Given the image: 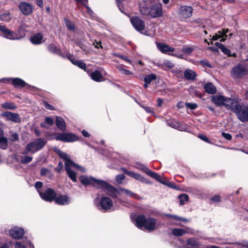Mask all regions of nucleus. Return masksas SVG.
<instances>
[{
  "label": "nucleus",
  "mask_w": 248,
  "mask_h": 248,
  "mask_svg": "<svg viewBox=\"0 0 248 248\" xmlns=\"http://www.w3.org/2000/svg\"><path fill=\"white\" fill-rule=\"evenodd\" d=\"M135 225L140 229L144 228L149 231H153L158 227L155 219L152 217L146 218L144 215L137 217L134 222Z\"/></svg>",
  "instance_id": "f257e3e1"
},
{
  "label": "nucleus",
  "mask_w": 248,
  "mask_h": 248,
  "mask_svg": "<svg viewBox=\"0 0 248 248\" xmlns=\"http://www.w3.org/2000/svg\"><path fill=\"white\" fill-rule=\"evenodd\" d=\"M140 9L142 15L148 16L152 18L159 17L162 16V8L161 4H155L148 7L142 3L140 6Z\"/></svg>",
  "instance_id": "f03ea898"
},
{
  "label": "nucleus",
  "mask_w": 248,
  "mask_h": 248,
  "mask_svg": "<svg viewBox=\"0 0 248 248\" xmlns=\"http://www.w3.org/2000/svg\"><path fill=\"white\" fill-rule=\"evenodd\" d=\"M47 140L43 138H38L33 140L27 144L25 147V151L22 154L26 155L28 153L32 154L40 151L45 146Z\"/></svg>",
  "instance_id": "7ed1b4c3"
},
{
  "label": "nucleus",
  "mask_w": 248,
  "mask_h": 248,
  "mask_svg": "<svg viewBox=\"0 0 248 248\" xmlns=\"http://www.w3.org/2000/svg\"><path fill=\"white\" fill-rule=\"evenodd\" d=\"M78 166L80 168L77 167L73 164H69V163L68 164V163H66V166H65V169L67 175L74 182H76L77 181V174L73 170H72V168H73L75 169L82 172H85L86 171V170L84 167L79 165Z\"/></svg>",
  "instance_id": "20e7f679"
},
{
  "label": "nucleus",
  "mask_w": 248,
  "mask_h": 248,
  "mask_svg": "<svg viewBox=\"0 0 248 248\" xmlns=\"http://www.w3.org/2000/svg\"><path fill=\"white\" fill-rule=\"evenodd\" d=\"M248 73L245 65L238 64L234 66L232 70L231 74L233 78H241L246 76Z\"/></svg>",
  "instance_id": "39448f33"
},
{
  "label": "nucleus",
  "mask_w": 248,
  "mask_h": 248,
  "mask_svg": "<svg viewBox=\"0 0 248 248\" xmlns=\"http://www.w3.org/2000/svg\"><path fill=\"white\" fill-rule=\"evenodd\" d=\"M102 182L103 183H101L99 188L104 189L108 196L115 198L120 194V188L116 189L104 181H102Z\"/></svg>",
  "instance_id": "423d86ee"
},
{
  "label": "nucleus",
  "mask_w": 248,
  "mask_h": 248,
  "mask_svg": "<svg viewBox=\"0 0 248 248\" xmlns=\"http://www.w3.org/2000/svg\"><path fill=\"white\" fill-rule=\"evenodd\" d=\"M95 202L96 207L100 210L104 212L110 209L113 204L112 200L110 198L106 197H102L98 203H97L96 199H95Z\"/></svg>",
  "instance_id": "0eeeda50"
},
{
  "label": "nucleus",
  "mask_w": 248,
  "mask_h": 248,
  "mask_svg": "<svg viewBox=\"0 0 248 248\" xmlns=\"http://www.w3.org/2000/svg\"><path fill=\"white\" fill-rule=\"evenodd\" d=\"M55 139L57 140L66 142H74L78 140V138L75 134L70 133H58Z\"/></svg>",
  "instance_id": "6e6552de"
},
{
  "label": "nucleus",
  "mask_w": 248,
  "mask_h": 248,
  "mask_svg": "<svg viewBox=\"0 0 248 248\" xmlns=\"http://www.w3.org/2000/svg\"><path fill=\"white\" fill-rule=\"evenodd\" d=\"M81 183L83 185H92L99 188L102 180L96 179L92 176H81L79 178Z\"/></svg>",
  "instance_id": "1a4fd4ad"
},
{
  "label": "nucleus",
  "mask_w": 248,
  "mask_h": 248,
  "mask_svg": "<svg viewBox=\"0 0 248 248\" xmlns=\"http://www.w3.org/2000/svg\"><path fill=\"white\" fill-rule=\"evenodd\" d=\"M242 122H248V107L239 105L234 112Z\"/></svg>",
  "instance_id": "9d476101"
},
{
  "label": "nucleus",
  "mask_w": 248,
  "mask_h": 248,
  "mask_svg": "<svg viewBox=\"0 0 248 248\" xmlns=\"http://www.w3.org/2000/svg\"><path fill=\"white\" fill-rule=\"evenodd\" d=\"M0 31H1L3 34V37L10 40H19L21 36H20L17 33L14 32L5 26H2L0 24Z\"/></svg>",
  "instance_id": "9b49d317"
},
{
  "label": "nucleus",
  "mask_w": 248,
  "mask_h": 248,
  "mask_svg": "<svg viewBox=\"0 0 248 248\" xmlns=\"http://www.w3.org/2000/svg\"><path fill=\"white\" fill-rule=\"evenodd\" d=\"M130 19L134 29L138 31L142 32L145 28L144 21L138 16L131 17Z\"/></svg>",
  "instance_id": "f8f14e48"
},
{
  "label": "nucleus",
  "mask_w": 248,
  "mask_h": 248,
  "mask_svg": "<svg viewBox=\"0 0 248 248\" xmlns=\"http://www.w3.org/2000/svg\"><path fill=\"white\" fill-rule=\"evenodd\" d=\"M38 193L42 199L46 201L51 202L55 199L56 193L54 189L48 188L44 192L38 190Z\"/></svg>",
  "instance_id": "ddd939ff"
},
{
  "label": "nucleus",
  "mask_w": 248,
  "mask_h": 248,
  "mask_svg": "<svg viewBox=\"0 0 248 248\" xmlns=\"http://www.w3.org/2000/svg\"><path fill=\"white\" fill-rule=\"evenodd\" d=\"M193 12V8L191 6H182L178 11V14L181 18H187L190 17Z\"/></svg>",
  "instance_id": "4468645a"
},
{
  "label": "nucleus",
  "mask_w": 248,
  "mask_h": 248,
  "mask_svg": "<svg viewBox=\"0 0 248 248\" xmlns=\"http://www.w3.org/2000/svg\"><path fill=\"white\" fill-rule=\"evenodd\" d=\"M167 124L170 127L177 129L181 131H186L188 129L186 124L180 123L176 120H171L167 123Z\"/></svg>",
  "instance_id": "2eb2a0df"
},
{
  "label": "nucleus",
  "mask_w": 248,
  "mask_h": 248,
  "mask_svg": "<svg viewBox=\"0 0 248 248\" xmlns=\"http://www.w3.org/2000/svg\"><path fill=\"white\" fill-rule=\"evenodd\" d=\"M11 79L12 80V83L15 87H23L27 85V88L31 87V86L27 84L22 79L20 78H2L0 79V81H2L4 82H7L8 80Z\"/></svg>",
  "instance_id": "dca6fc26"
},
{
  "label": "nucleus",
  "mask_w": 248,
  "mask_h": 248,
  "mask_svg": "<svg viewBox=\"0 0 248 248\" xmlns=\"http://www.w3.org/2000/svg\"><path fill=\"white\" fill-rule=\"evenodd\" d=\"M239 105L238 102L235 99L226 97L223 106H226L228 109H231L235 112V108H237Z\"/></svg>",
  "instance_id": "f3484780"
},
{
  "label": "nucleus",
  "mask_w": 248,
  "mask_h": 248,
  "mask_svg": "<svg viewBox=\"0 0 248 248\" xmlns=\"http://www.w3.org/2000/svg\"><path fill=\"white\" fill-rule=\"evenodd\" d=\"M9 235L13 238L19 239L24 234V231L23 229L14 227L9 230Z\"/></svg>",
  "instance_id": "a211bd4d"
},
{
  "label": "nucleus",
  "mask_w": 248,
  "mask_h": 248,
  "mask_svg": "<svg viewBox=\"0 0 248 248\" xmlns=\"http://www.w3.org/2000/svg\"><path fill=\"white\" fill-rule=\"evenodd\" d=\"M2 117H4L8 121H11L15 123H19L21 121V118L19 115L16 113H13L10 111H6L1 114Z\"/></svg>",
  "instance_id": "6ab92c4d"
},
{
  "label": "nucleus",
  "mask_w": 248,
  "mask_h": 248,
  "mask_svg": "<svg viewBox=\"0 0 248 248\" xmlns=\"http://www.w3.org/2000/svg\"><path fill=\"white\" fill-rule=\"evenodd\" d=\"M18 7L21 12L24 15H30L32 11V6L26 2H20Z\"/></svg>",
  "instance_id": "aec40b11"
},
{
  "label": "nucleus",
  "mask_w": 248,
  "mask_h": 248,
  "mask_svg": "<svg viewBox=\"0 0 248 248\" xmlns=\"http://www.w3.org/2000/svg\"><path fill=\"white\" fill-rule=\"evenodd\" d=\"M135 167L136 169L144 172L146 174H147L148 175L150 176V177H152L154 179L155 178V177H156L157 176V173L150 170L143 164L137 163Z\"/></svg>",
  "instance_id": "412c9836"
},
{
  "label": "nucleus",
  "mask_w": 248,
  "mask_h": 248,
  "mask_svg": "<svg viewBox=\"0 0 248 248\" xmlns=\"http://www.w3.org/2000/svg\"><path fill=\"white\" fill-rule=\"evenodd\" d=\"M186 248H203V245L198 241L197 238L192 237L186 240Z\"/></svg>",
  "instance_id": "4be33fe9"
},
{
  "label": "nucleus",
  "mask_w": 248,
  "mask_h": 248,
  "mask_svg": "<svg viewBox=\"0 0 248 248\" xmlns=\"http://www.w3.org/2000/svg\"><path fill=\"white\" fill-rule=\"evenodd\" d=\"M229 30L228 29H224L222 30V31H218L217 33L213 36L212 38L211 39V40L216 41L219 38H221L220 42H224L227 39V35L226 34L229 32Z\"/></svg>",
  "instance_id": "5701e85b"
},
{
  "label": "nucleus",
  "mask_w": 248,
  "mask_h": 248,
  "mask_svg": "<svg viewBox=\"0 0 248 248\" xmlns=\"http://www.w3.org/2000/svg\"><path fill=\"white\" fill-rule=\"evenodd\" d=\"M156 45L158 49L164 54L170 55L175 50L174 48L163 43H158Z\"/></svg>",
  "instance_id": "b1692460"
},
{
  "label": "nucleus",
  "mask_w": 248,
  "mask_h": 248,
  "mask_svg": "<svg viewBox=\"0 0 248 248\" xmlns=\"http://www.w3.org/2000/svg\"><path fill=\"white\" fill-rule=\"evenodd\" d=\"M128 173V176L137 180H138L143 183L147 184H151V183L150 181H149L148 179H146L145 178L143 177L141 175H140L139 173H135L133 171H130Z\"/></svg>",
  "instance_id": "393cba45"
},
{
  "label": "nucleus",
  "mask_w": 248,
  "mask_h": 248,
  "mask_svg": "<svg viewBox=\"0 0 248 248\" xmlns=\"http://www.w3.org/2000/svg\"><path fill=\"white\" fill-rule=\"evenodd\" d=\"M57 153L59 155V156L65 161V166H66L67 163H69V164H73L75 165L77 167L80 168L78 166V165L72 161L70 159L69 156L65 153L62 152V151L59 150H57Z\"/></svg>",
  "instance_id": "a878e982"
},
{
  "label": "nucleus",
  "mask_w": 248,
  "mask_h": 248,
  "mask_svg": "<svg viewBox=\"0 0 248 248\" xmlns=\"http://www.w3.org/2000/svg\"><path fill=\"white\" fill-rule=\"evenodd\" d=\"M172 233L175 236H180L187 233H193V230L188 228L186 230L181 228H174L172 229Z\"/></svg>",
  "instance_id": "bb28decb"
},
{
  "label": "nucleus",
  "mask_w": 248,
  "mask_h": 248,
  "mask_svg": "<svg viewBox=\"0 0 248 248\" xmlns=\"http://www.w3.org/2000/svg\"><path fill=\"white\" fill-rule=\"evenodd\" d=\"M91 78L96 82H101L104 80V78L99 70H95L90 74Z\"/></svg>",
  "instance_id": "cd10ccee"
},
{
  "label": "nucleus",
  "mask_w": 248,
  "mask_h": 248,
  "mask_svg": "<svg viewBox=\"0 0 248 248\" xmlns=\"http://www.w3.org/2000/svg\"><path fill=\"white\" fill-rule=\"evenodd\" d=\"M225 98L226 97L225 96L221 95H216L212 97V101L217 106H223Z\"/></svg>",
  "instance_id": "c85d7f7f"
},
{
  "label": "nucleus",
  "mask_w": 248,
  "mask_h": 248,
  "mask_svg": "<svg viewBox=\"0 0 248 248\" xmlns=\"http://www.w3.org/2000/svg\"><path fill=\"white\" fill-rule=\"evenodd\" d=\"M157 65L164 70H168L174 67V64L169 60H166L163 62L158 63Z\"/></svg>",
  "instance_id": "c756f323"
},
{
  "label": "nucleus",
  "mask_w": 248,
  "mask_h": 248,
  "mask_svg": "<svg viewBox=\"0 0 248 248\" xmlns=\"http://www.w3.org/2000/svg\"><path fill=\"white\" fill-rule=\"evenodd\" d=\"M55 202L59 205H65L69 203V198L66 195H60L55 199Z\"/></svg>",
  "instance_id": "7c9ffc66"
},
{
  "label": "nucleus",
  "mask_w": 248,
  "mask_h": 248,
  "mask_svg": "<svg viewBox=\"0 0 248 248\" xmlns=\"http://www.w3.org/2000/svg\"><path fill=\"white\" fill-rule=\"evenodd\" d=\"M56 124L61 131H65L66 130L65 123L62 118L57 116L56 117Z\"/></svg>",
  "instance_id": "2f4dec72"
},
{
  "label": "nucleus",
  "mask_w": 248,
  "mask_h": 248,
  "mask_svg": "<svg viewBox=\"0 0 248 248\" xmlns=\"http://www.w3.org/2000/svg\"><path fill=\"white\" fill-rule=\"evenodd\" d=\"M203 88L204 91L209 94H214L216 93L217 89L215 86L211 82L206 83Z\"/></svg>",
  "instance_id": "473e14b6"
},
{
  "label": "nucleus",
  "mask_w": 248,
  "mask_h": 248,
  "mask_svg": "<svg viewBox=\"0 0 248 248\" xmlns=\"http://www.w3.org/2000/svg\"><path fill=\"white\" fill-rule=\"evenodd\" d=\"M43 35L41 33H38L31 38V42L34 45H39L43 42Z\"/></svg>",
  "instance_id": "72a5a7b5"
},
{
  "label": "nucleus",
  "mask_w": 248,
  "mask_h": 248,
  "mask_svg": "<svg viewBox=\"0 0 248 248\" xmlns=\"http://www.w3.org/2000/svg\"><path fill=\"white\" fill-rule=\"evenodd\" d=\"M23 244L20 242H17L15 244V248H26L29 246V248H34L33 245L29 241H26L23 242Z\"/></svg>",
  "instance_id": "f704fd0d"
},
{
  "label": "nucleus",
  "mask_w": 248,
  "mask_h": 248,
  "mask_svg": "<svg viewBox=\"0 0 248 248\" xmlns=\"http://www.w3.org/2000/svg\"><path fill=\"white\" fill-rule=\"evenodd\" d=\"M186 78L188 80H194L197 76L196 73L193 70L187 69L184 73Z\"/></svg>",
  "instance_id": "c9c22d12"
},
{
  "label": "nucleus",
  "mask_w": 248,
  "mask_h": 248,
  "mask_svg": "<svg viewBox=\"0 0 248 248\" xmlns=\"http://www.w3.org/2000/svg\"><path fill=\"white\" fill-rule=\"evenodd\" d=\"M157 176L156 177H155V178H154L155 180H156L159 183H161L162 184H163V185L167 186L169 187L174 188L175 185L174 184L170 183V182H166L164 180H162L161 179V177L160 175H159L157 173Z\"/></svg>",
  "instance_id": "e433bc0d"
},
{
  "label": "nucleus",
  "mask_w": 248,
  "mask_h": 248,
  "mask_svg": "<svg viewBox=\"0 0 248 248\" xmlns=\"http://www.w3.org/2000/svg\"><path fill=\"white\" fill-rule=\"evenodd\" d=\"M7 147V139L4 137L3 133L0 134V148L6 149Z\"/></svg>",
  "instance_id": "4c0bfd02"
},
{
  "label": "nucleus",
  "mask_w": 248,
  "mask_h": 248,
  "mask_svg": "<svg viewBox=\"0 0 248 248\" xmlns=\"http://www.w3.org/2000/svg\"><path fill=\"white\" fill-rule=\"evenodd\" d=\"M1 107L2 108L4 109L14 110L16 108V105L13 103L11 102H5L1 105Z\"/></svg>",
  "instance_id": "58836bf2"
},
{
  "label": "nucleus",
  "mask_w": 248,
  "mask_h": 248,
  "mask_svg": "<svg viewBox=\"0 0 248 248\" xmlns=\"http://www.w3.org/2000/svg\"><path fill=\"white\" fill-rule=\"evenodd\" d=\"M180 204L181 205H184L186 202L189 200L188 196L186 194H182L178 196Z\"/></svg>",
  "instance_id": "ea45409f"
},
{
  "label": "nucleus",
  "mask_w": 248,
  "mask_h": 248,
  "mask_svg": "<svg viewBox=\"0 0 248 248\" xmlns=\"http://www.w3.org/2000/svg\"><path fill=\"white\" fill-rule=\"evenodd\" d=\"M156 78V76L155 74L149 75L144 78V81L150 84L152 81L155 80Z\"/></svg>",
  "instance_id": "a19ab883"
},
{
  "label": "nucleus",
  "mask_w": 248,
  "mask_h": 248,
  "mask_svg": "<svg viewBox=\"0 0 248 248\" xmlns=\"http://www.w3.org/2000/svg\"><path fill=\"white\" fill-rule=\"evenodd\" d=\"M166 216L169 217L171 218L173 220H176V221H183L184 222L188 221V220L187 219L181 217L177 216L176 215L167 214V215H166Z\"/></svg>",
  "instance_id": "79ce46f5"
},
{
  "label": "nucleus",
  "mask_w": 248,
  "mask_h": 248,
  "mask_svg": "<svg viewBox=\"0 0 248 248\" xmlns=\"http://www.w3.org/2000/svg\"><path fill=\"white\" fill-rule=\"evenodd\" d=\"M64 21L67 29L71 31H74L75 27L74 24L71 21H69L66 19H65Z\"/></svg>",
  "instance_id": "37998d69"
},
{
  "label": "nucleus",
  "mask_w": 248,
  "mask_h": 248,
  "mask_svg": "<svg viewBox=\"0 0 248 248\" xmlns=\"http://www.w3.org/2000/svg\"><path fill=\"white\" fill-rule=\"evenodd\" d=\"M11 18L9 13H4L0 15V20L8 22Z\"/></svg>",
  "instance_id": "c03bdc74"
},
{
  "label": "nucleus",
  "mask_w": 248,
  "mask_h": 248,
  "mask_svg": "<svg viewBox=\"0 0 248 248\" xmlns=\"http://www.w3.org/2000/svg\"><path fill=\"white\" fill-rule=\"evenodd\" d=\"M120 189L121 190V192H124V194H125L127 196L134 198L136 197V195L135 193L128 189L123 188L121 187H120Z\"/></svg>",
  "instance_id": "a18cd8bd"
},
{
  "label": "nucleus",
  "mask_w": 248,
  "mask_h": 248,
  "mask_svg": "<svg viewBox=\"0 0 248 248\" xmlns=\"http://www.w3.org/2000/svg\"><path fill=\"white\" fill-rule=\"evenodd\" d=\"M118 70L121 72V74H124L125 75H129L132 74V73L129 71L128 70H127L126 69H124L123 67V66H119L118 67Z\"/></svg>",
  "instance_id": "49530a36"
},
{
  "label": "nucleus",
  "mask_w": 248,
  "mask_h": 248,
  "mask_svg": "<svg viewBox=\"0 0 248 248\" xmlns=\"http://www.w3.org/2000/svg\"><path fill=\"white\" fill-rule=\"evenodd\" d=\"M221 51L224 53L225 54L229 56H232L235 55V54L233 53V55L232 54L231 51L230 49L227 48L224 45L221 48Z\"/></svg>",
  "instance_id": "de8ad7c7"
},
{
  "label": "nucleus",
  "mask_w": 248,
  "mask_h": 248,
  "mask_svg": "<svg viewBox=\"0 0 248 248\" xmlns=\"http://www.w3.org/2000/svg\"><path fill=\"white\" fill-rule=\"evenodd\" d=\"M32 160V157L25 155L23 158V160H20V163L22 164H27L28 163L31 162Z\"/></svg>",
  "instance_id": "09e8293b"
},
{
  "label": "nucleus",
  "mask_w": 248,
  "mask_h": 248,
  "mask_svg": "<svg viewBox=\"0 0 248 248\" xmlns=\"http://www.w3.org/2000/svg\"><path fill=\"white\" fill-rule=\"evenodd\" d=\"M75 65L78 66L79 68H80L82 69H83L84 70L86 69V63H84L81 60H78L77 63Z\"/></svg>",
  "instance_id": "8fccbe9b"
},
{
  "label": "nucleus",
  "mask_w": 248,
  "mask_h": 248,
  "mask_svg": "<svg viewBox=\"0 0 248 248\" xmlns=\"http://www.w3.org/2000/svg\"><path fill=\"white\" fill-rule=\"evenodd\" d=\"M185 106L186 108L191 110L195 109L198 107V105L196 103H186Z\"/></svg>",
  "instance_id": "3c124183"
},
{
  "label": "nucleus",
  "mask_w": 248,
  "mask_h": 248,
  "mask_svg": "<svg viewBox=\"0 0 248 248\" xmlns=\"http://www.w3.org/2000/svg\"><path fill=\"white\" fill-rule=\"evenodd\" d=\"M193 50V48L190 47H184L182 49V51L187 54H191Z\"/></svg>",
  "instance_id": "603ef678"
},
{
  "label": "nucleus",
  "mask_w": 248,
  "mask_h": 248,
  "mask_svg": "<svg viewBox=\"0 0 248 248\" xmlns=\"http://www.w3.org/2000/svg\"><path fill=\"white\" fill-rule=\"evenodd\" d=\"M124 179L125 176L124 174H119L116 177V180L119 183H121Z\"/></svg>",
  "instance_id": "864d4df0"
},
{
  "label": "nucleus",
  "mask_w": 248,
  "mask_h": 248,
  "mask_svg": "<svg viewBox=\"0 0 248 248\" xmlns=\"http://www.w3.org/2000/svg\"><path fill=\"white\" fill-rule=\"evenodd\" d=\"M45 120V122L49 125H52L54 124V121L53 119L50 117H46Z\"/></svg>",
  "instance_id": "5fc2aeb1"
},
{
  "label": "nucleus",
  "mask_w": 248,
  "mask_h": 248,
  "mask_svg": "<svg viewBox=\"0 0 248 248\" xmlns=\"http://www.w3.org/2000/svg\"><path fill=\"white\" fill-rule=\"evenodd\" d=\"M198 137L202 140L207 142V143H210V141L209 139L205 135H199Z\"/></svg>",
  "instance_id": "6e6d98bb"
},
{
  "label": "nucleus",
  "mask_w": 248,
  "mask_h": 248,
  "mask_svg": "<svg viewBox=\"0 0 248 248\" xmlns=\"http://www.w3.org/2000/svg\"><path fill=\"white\" fill-rule=\"evenodd\" d=\"M141 107L147 112L151 114H154V112L152 108L150 107H145L142 105H141Z\"/></svg>",
  "instance_id": "4d7b16f0"
},
{
  "label": "nucleus",
  "mask_w": 248,
  "mask_h": 248,
  "mask_svg": "<svg viewBox=\"0 0 248 248\" xmlns=\"http://www.w3.org/2000/svg\"><path fill=\"white\" fill-rule=\"evenodd\" d=\"M170 55L175 56L180 59H184L183 55L182 53H179L178 52H175V53L172 52L171 53Z\"/></svg>",
  "instance_id": "13d9d810"
},
{
  "label": "nucleus",
  "mask_w": 248,
  "mask_h": 248,
  "mask_svg": "<svg viewBox=\"0 0 248 248\" xmlns=\"http://www.w3.org/2000/svg\"><path fill=\"white\" fill-rule=\"evenodd\" d=\"M118 57L119 58H120L121 59H122V60L128 62V63H129L130 64H132V62H131V61L130 60H129L127 57L124 56V55H120L118 56Z\"/></svg>",
  "instance_id": "bf43d9fd"
},
{
  "label": "nucleus",
  "mask_w": 248,
  "mask_h": 248,
  "mask_svg": "<svg viewBox=\"0 0 248 248\" xmlns=\"http://www.w3.org/2000/svg\"><path fill=\"white\" fill-rule=\"evenodd\" d=\"M211 201L213 202H220V198L218 195H215L213 196L211 199Z\"/></svg>",
  "instance_id": "052dcab7"
},
{
  "label": "nucleus",
  "mask_w": 248,
  "mask_h": 248,
  "mask_svg": "<svg viewBox=\"0 0 248 248\" xmlns=\"http://www.w3.org/2000/svg\"><path fill=\"white\" fill-rule=\"evenodd\" d=\"M221 135L225 139H226L227 140H231V139L232 138L231 135L229 133L222 132Z\"/></svg>",
  "instance_id": "680f3d73"
},
{
  "label": "nucleus",
  "mask_w": 248,
  "mask_h": 248,
  "mask_svg": "<svg viewBox=\"0 0 248 248\" xmlns=\"http://www.w3.org/2000/svg\"><path fill=\"white\" fill-rule=\"evenodd\" d=\"M43 184L41 182H36L35 184V187L37 189V191L40 190V188H41L42 187Z\"/></svg>",
  "instance_id": "e2e57ef3"
},
{
  "label": "nucleus",
  "mask_w": 248,
  "mask_h": 248,
  "mask_svg": "<svg viewBox=\"0 0 248 248\" xmlns=\"http://www.w3.org/2000/svg\"><path fill=\"white\" fill-rule=\"evenodd\" d=\"M237 244L243 247L248 248V241H243L241 243H237Z\"/></svg>",
  "instance_id": "0e129e2a"
},
{
  "label": "nucleus",
  "mask_w": 248,
  "mask_h": 248,
  "mask_svg": "<svg viewBox=\"0 0 248 248\" xmlns=\"http://www.w3.org/2000/svg\"><path fill=\"white\" fill-rule=\"evenodd\" d=\"M63 168V164L62 162H60L58 164L57 167L55 169L56 171L58 172L61 171Z\"/></svg>",
  "instance_id": "69168bd1"
},
{
  "label": "nucleus",
  "mask_w": 248,
  "mask_h": 248,
  "mask_svg": "<svg viewBox=\"0 0 248 248\" xmlns=\"http://www.w3.org/2000/svg\"><path fill=\"white\" fill-rule=\"evenodd\" d=\"M12 140L14 141H17L18 140V135L17 133H13L11 135Z\"/></svg>",
  "instance_id": "338daca9"
},
{
  "label": "nucleus",
  "mask_w": 248,
  "mask_h": 248,
  "mask_svg": "<svg viewBox=\"0 0 248 248\" xmlns=\"http://www.w3.org/2000/svg\"><path fill=\"white\" fill-rule=\"evenodd\" d=\"M48 172V170L46 169L43 168L41 169L40 171V174L41 175L44 176L47 174V173Z\"/></svg>",
  "instance_id": "774afa93"
}]
</instances>
